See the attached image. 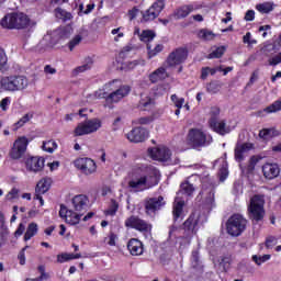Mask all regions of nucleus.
Here are the masks:
<instances>
[{
	"mask_svg": "<svg viewBox=\"0 0 281 281\" xmlns=\"http://www.w3.org/2000/svg\"><path fill=\"white\" fill-rule=\"evenodd\" d=\"M112 85H115V80L105 83L102 89L94 92L95 98L99 100H105L106 106H111V104H115L121 100H124V98L131 93V86L123 85L113 91V88H111ZM109 91L112 92L109 93Z\"/></svg>",
	"mask_w": 281,
	"mask_h": 281,
	"instance_id": "1",
	"label": "nucleus"
},
{
	"mask_svg": "<svg viewBox=\"0 0 281 281\" xmlns=\"http://www.w3.org/2000/svg\"><path fill=\"white\" fill-rule=\"evenodd\" d=\"M3 30H26L30 27V18L25 13H8L0 21Z\"/></svg>",
	"mask_w": 281,
	"mask_h": 281,
	"instance_id": "2",
	"label": "nucleus"
},
{
	"mask_svg": "<svg viewBox=\"0 0 281 281\" xmlns=\"http://www.w3.org/2000/svg\"><path fill=\"white\" fill-rule=\"evenodd\" d=\"M266 214L265 196L255 194L248 204V218L251 221V223H262Z\"/></svg>",
	"mask_w": 281,
	"mask_h": 281,
	"instance_id": "3",
	"label": "nucleus"
},
{
	"mask_svg": "<svg viewBox=\"0 0 281 281\" xmlns=\"http://www.w3.org/2000/svg\"><path fill=\"white\" fill-rule=\"evenodd\" d=\"M27 77L23 75H10L1 77V87L3 91H10L11 93L23 91V89H27Z\"/></svg>",
	"mask_w": 281,
	"mask_h": 281,
	"instance_id": "4",
	"label": "nucleus"
},
{
	"mask_svg": "<svg viewBox=\"0 0 281 281\" xmlns=\"http://www.w3.org/2000/svg\"><path fill=\"white\" fill-rule=\"evenodd\" d=\"M226 229L231 236H240L247 229V218L240 214L232 215L226 223Z\"/></svg>",
	"mask_w": 281,
	"mask_h": 281,
	"instance_id": "5",
	"label": "nucleus"
},
{
	"mask_svg": "<svg viewBox=\"0 0 281 281\" xmlns=\"http://www.w3.org/2000/svg\"><path fill=\"white\" fill-rule=\"evenodd\" d=\"M102 128V122L99 119L87 120L79 123L74 131L75 137H82V135H91Z\"/></svg>",
	"mask_w": 281,
	"mask_h": 281,
	"instance_id": "6",
	"label": "nucleus"
},
{
	"mask_svg": "<svg viewBox=\"0 0 281 281\" xmlns=\"http://www.w3.org/2000/svg\"><path fill=\"white\" fill-rule=\"evenodd\" d=\"M124 225L127 227V229H135L140 234H148L149 232H153V224L137 215H131L127 217L124 222Z\"/></svg>",
	"mask_w": 281,
	"mask_h": 281,
	"instance_id": "7",
	"label": "nucleus"
},
{
	"mask_svg": "<svg viewBox=\"0 0 281 281\" xmlns=\"http://www.w3.org/2000/svg\"><path fill=\"white\" fill-rule=\"evenodd\" d=\"M166 8V2L164 0H156L147 10L142 12L140 23H150L157 19L164 9Z\"/></svg>",
	"mask_w": 281,
	"mask_h": 281,
	"instance_id": "8",
	"label": "nucleus"
},
{
	"mask_svg": "<svg viewBox=\"0 0 281 281\" xmlns=\"http://www.w3.org/2000/svg\"><path fill=\"white\" fill-rule=\"evenodd\" d=\"M29 144H30V140L27 139V137L25 136L19 137L13 143V146L9 151L10 159H13V161H19V159H23V157H25V153H27Z\"/></svg>",
	"mask_w": 281,
	"mask_h": 281,
	"instance_id": "9",
	"label": "nucleus"
},
{
	"mask_svg": "<svg viewBox=\"0 0 281 281\" xmlns=\"http://www.w3.org/2000/svg\"><path fill=\"white\" fill-rule=\"evenodd\" d=\"M190 52L188 47H178L173 49L167 57V65L169 67H178L179 65H183L188 60Z\"/></svg>",
	"mask_w": 281,
	"mask_h": 281,
	"instance_id": "10",
	"label": "nucleus"
},
{
	"mask_svg": "<svg viewBox=\"0 0 281 281\" xmlns=\"http://www.w3.org/2000/svg\"><path fill=\"white\" fill-rule=\"evenodd\" d=\"M75 168L77 170H80L82 175H86V177H89L90 175H95L98 171V165L95 164V160L89 158V157H83V158H77L74 161Z\"/></svg>",
	"mask_w": 281,
	"mask_h": 281,
	"instance_id": "11",
	"label": "nucleus"
},
{
	"mask_svg": "<svg viewBox=\"0 0 281 281\" xmlns=\"http://www.w3.org/2000/svg\"><path fill=\"white\" fill-rule=\"evenodd\" d=\"M59 216L64 218L67 225H78L83 215L80 212L67 207L65 204H60Z\"/></svg>",
	"mask_w": 281,
	"mask_h": 281,
	"instance_id": "12",
	"label": "nucleus"
},
{
	"mask_svg": "<svg viewBox=\"0 0 281 281\" xmlns=\"http://www.w3.org/2000/svg\"><path fill=\"white\" fill-rule=\"evenodd\" d=\"M188 140L193 148H202L207 144V135L199 128H191L188 133Z\"/></svg>",
	"mask_w": 281,
	"mask_h": 281,
	"instance_id": "13",
	"label": "nucleus"
},
{
	"mask_svg": "<svg viewBox=\"0 0 281 281\" xmlns=\"http://www.w3.org/2000/svg\"><path fill=\"white\" fill-rule=\"evenodd\" d=\"M149 157L154 161H170L172 151L168 147H150L147 149Z\"/></svg>",
	"mask_w": 281,
	"mask_h": 281,
	"instance_id": "14",
	"label": "nucleus"
},
{
	"mask_svg": "<svg viewBox=\"0 0 281 281\" xmlns=\"http://www.w3.org/2000/svg\"><path fill=\"white\" fill-rule=\"evenodd\" d=\"M166 205V200H164L162 195L155 196V198H146L144 201V207L146 214H156Z\"/></svg>",
	"mask_w": 281,
	"mask_h": 281,
	"instance_id": "15",
	"label": "nucleus"
},
{
	"mask_svg": "<svg viewBox=\"0 0 281 281\" xmlns=\"http://www.w3.org/2000/svg\"><path fill=\"white\" fill-rule=\"evenodd\" d=\"M149 132L145 127H134L127 134H125L126 139L132 144H142L148 139Z\"/></svg>",
	"mask_w": 281,
	"mask_h": 281,
	"instance_id": "16",
	"label": "nucleus"
},
{
	"mask_svg": "<svg viewBox=\"0 0 281 281\" xmlns=\"http://www.w3.org/2000/svg\"><path fill=\"white\" fill-rule=\"evenodd\" d=\"M147 183L148 176L135 171L132 180L128 181V188H132V190H136V192H142L146 189Z\"/></svg>",
	"mask_w": 281,
	"mask_h": 281,
	"instance_id": "17",
	"label": "nucleus"
},
{
	"mask_svg": "<svg viewBox=\"0 0 281 281\" xmlns=\"http://www.w3.org/2000/svg\"><path fill=\"white\" fill-rule=\"evenodd\" d=\"M71 203L75 212H79V214H82L83 216L89 210V196L85 194L75 195L71 199Z\"/></svg>",
	"mask_w": 281,
	"mask_h": 281,
	"instance_id": "18",
	"label": "nucleus"
},
{
	"mask_svg": "<svg viewBox=\"0 0 281 281\" xmlns=\"http://www.w3.org/2000/svg\"><path fill=\"white\" fill-rule=\"evenodd\" d=\"M196 227H199V217H196L195 213H191L182 224V229L188 238H192V236L198 232Z\"/></svg>",
	"mask_w": 281,
	"mask_h": 281,
	"instance_id": "19",
	"label": "nucleus"
},
{
	"mask_svg": "<svg viewBox=\"0 0 281 281\" xmlns=\"http://www.w3.org/2000/svg\"><path fill=\"white\" fill-rule=\"evenodd\" d=\"M27 172H41L45 168V158L31 156L24 161Z\"/></svg>",
	"mask_w": 281,
	"mask_h": 281,
	"instance_id": "20",
	"label": "nucleus"
},
{
	"mask_svg": "<svg viewBox=\"0 0 281 281\" xmlns=\"http://www.w3.org/2000/svg\"><path fill=\"white\" fill-rule=\"evenodd\" d=\"M262 173L266 179H277V177H280V166L267 162L262 166Z\"/></svg>",
	"mask_w": 281,
	"mask_h": 281,
	"instance_id": "21",
	"label": "nucleus"
},
{
	"mask_svg": "<svg viewBox=\"0 0 281 281\" xmlns=\"http://www.w3.org/2000/svg\"><path fill=\"white\" fill-rule=\"evenodd\" d=\"M131 256H142L144 254V243L137 238H131L127 243Z\"/></svg>",
	"mask_w": 281,
	"mask_h": 281,
	"instance_id": "22",
	"label": "nucleus"
},
{
	"mask_svg": "<svg viewBox=\"0 0 281 281\" xmlns=\"http://www.w3.org/2000/svg\"><path fill=\"white\" fill-rule=\"evenodd\" d=\"M254 150V143H244L235 147V159L237 161H245V153Z\"/></svg>",
	"mask_w": 281,
	"mask_h": 281,
	"instance_id": "23",
	"label": "nucleus"
},
{
	"mask_svg": "<svg viewBox=\"0 0 281 281\" xmlns=\"http://www.w3.org/2000/svg\"><path fill=\"white\" fill-rule=\"evenodd\" d=\"M209 126L214 131V133H217V135L227 134V130H226L227 124L225 123V121H218V119L210 117Z\"/></svg>",
	"mask_w": 281,
	"mask_h": 281,
	"instance_id": "24",
	"label": "nucleus"
},
{
	"mask_svg": "<svg viewBox=\"0 0 281 281\" xmlns=\"http://www.w3.org/2000/svg\"><path fill=\"white\" fill-rule=\"evenodd\" d=\"M184 206H186V201H183V200L173 202L172 216H173L175 223H177V221L179 218H183V207Z\"/></svg>",
	"mask_w": 281,
	"mask_h": 281,
	"instance_id": "25",
	"label": "nucleus"
},
{
	"mask_svg": "<svg viewBox=\"0 0 281 281\" xmlns=\"http://www.w3.org/2000/svg\"><path fill=\"white\" fill-rule=\"evenodd\" d=\"M67 38H69V31H67V29H59L54 31L50 43H53V45H57V43H60V41H67Z\"/></svg>",
	"mask_w": 281,
	"mask_h": 281,
	"instance_id": "26",
	"label": "nucleus"
},
{
	"mask_svg": "<svg viewBox=\"0 0 281 281\" xmlns=\"http://www.w3.org/2000/svg\"><path fill=\"white\" fill-rule=\"evenodd\" d=\"M49 188H52V178H43L37 182L35 192L36 194H45V192H49Z\"/></svg>",
	"mask_w": 281,
	"mask_h": 281,
	"instance_id": "27",
	"label": "nucleus"
},
{
	"mask_svg": "<svg viewBox=\"0 0 281 281\" xmlns=\"http://www.w3.org/2000/svg\"><path fill=\"white\" fill-rule=\"evenodd\" d=\"M159 80H166V68H157L149 75V81L151 85L159 82Z\"/></svg>",
	"mask_w": 281,
	"mask_h": 281,
	"instance_id": "28",
	"label": "nucleus"
},
{
	"mask_svg": "<svg viewBox=\"0 0 281 281\" xmlns=\"http://www.w3.org/2000/svg\"><path fill=\"white\" fill-rule=\"evenodd\" d=\"M260 139H271L273 137H280V131L276 130V127L262 128L259 131Z\"/></svg>",
	"mask_w": 281,
	"mask_h": 281,
	"instance_id": "29",
	"label": "nucleus"
},
{
	"mask_svg": "<svg viewBox=\"0 0 281 281\" xmlns=\"http://www.w3.org/2000/svg\"><path fill=\"white\" fill-rule=\"evenodd\" d=\"M80 258H82V255L80 252H63L60 255H57V262L63 265V262H69V260H78Z\"/></svg>",
	"mask_w": 281,
	"mask_h": 281,
	"instance_id": "30",
	"label": "nucleus"
},
{
	"mask_svg": "<svg viewBox=\"0 0 281 281\" xmlns=\"http://www.w3.org/2000/svg\"><path fill=\"white\" fill-rule=\"evenodd\" d=\"M155 106V102L150 97H143L138 102V109L140 111H150Z\"/></svg>",
	"mask_w": 281,
	"mask_h": 281,
	"instance_id": "31",
	"label": "nucleus"
},
{
	"mask_svg": "<svg viewBox=\"0 0 281 281\" xmlns=\"http://www.w3.org/2000/svg\"><path fill=\"white\" fill-rule=\"evenodd\" d=\"M192 10H194L192 5H182L175 11L173 16L176 19H186V16L190 15V12H192Z\"/></svg>",
	"mask_w": 281,
	"mask_h": 281,
	"instance_id": "32",
	"label": "nucleus"
},
{
	"mask_svg": "<svg viewBox=\"0 0 281 281\" xmlns=\"http://www.w3.org/2000/svg\"><path fill=\"white\" fill-rule=\"evenodd\" d=\"M36 234H38V224L33 222V223L29 224L26 232L24 234L25 243H27V240H32V238H34V236H36Z\"/></svg>",
	"mask_w": 281,
	"mask_h": 281,
	"instance_id": "33",
	"label": "nucleus"
},
{
	"mask_svg": "<svg viewBox=\"0 0 281 281\" xmlns=\"http://www.w3.org/2000/svg\"><path fill=\"white\" fill-rule=\"evenodd\" d=\"M180 193L186 196H192L194 194V184L190 183V181H184L180 184Z\"/></svg>",
	"mask_w": 281,
	"mask_h": 281,
	"instance_id": "34",
	"label": "nucleus"
},
{
	"mask_svg": "<svg viewBox=\"0 0 281 281\" xmlns=\"http://www.w3.org/2000/svg\"><path fill=\"white\" fill-rule=\"evenodd\" d=\"M54 14L56 19H60L61 21H71V14L60 7L54 10Z\"/></svg>",
	"mask_w": 281,
	"mask_h": 281,
	"instance_id": "35",
	"label": "nucleus"
},
{
	"mask_svg": "<svg viewBox=\"0 0 281 281\" xmlns=\"http://www.w3.org/2000/svg\"><path fill=\"white\" fill-rule=\"evenodd\" d=\"M256 10L260 12V14H269V12H273V2L256 4Z\"/></svg>",
	"mask_w": 281,
	"mask_h": 281,
	"instance_id": "36",
	"label": "nucleus"
},
{
	"mask_svg": "<svg viewBox=\"0 0 281 281\" xmlns=\"http://www.w3.org/2000/svg\"><path fill=\"white\" fill-rule=\"evenodd\" d=\"M10 67L8 66V55L5 54V49L0 48V71L1 74H5Z\"/></svg>",
	"mask_w": 281,
	"mask_h": 281,
	"instance_id": "37",
	"label": "nucleus"
},
{
	"mask_svg": "<svg viewBox=\"0 0 281 281\" xmlns=\"http://www.w3.org/2000/svg\"><path fill=\"white\" fill-rule=\"evenodd\" d=\"M191 266H192V269H203V266L201 265V257L199 255V250H192Z\"/></svg>",
	"mask_w": 281,
	"mask_h": 281,
	"instance_id": "38",
	"label": "nucleus"
},
{
	"mask_svg": "<svg viewBox=\"0 0 281 281\" xmlns=\"http://www.w3.org/2000/svg\"><path fill=\"white\" fill-rule=\"evenodd\" d=\"M155 31L151 30H145L139 35V38L143 43H147V45H150V42L156 37Z\"/></svg>",
	"mask_w": 281,
	"mask_h": 281,
	"instance_id": "39",
	"label": "nucleus"
},
{
	"mask_svg": "<svg viewBox=\"0 0 281 281\" xmlns=\"http://www.w3.org/2000/svg\"><path fill=\"white\" fill-rule=\"evenodd\" d=\"M161 52H164V44H158L154 48L150 44H147L148 58H155V56L161 54Z\"/></svg>",
	"mask_w": 281,
	"mask_h": 281,
	"instance_id": "40",
	"label": "nucleus"
},
{
	"mask_svg": "<svg viewBox=\"0 0 281 281\" xmlns=\"http://www.w3.org/2000/svg\"><path fill=\"white\" fill-rule=\"evenodd\" d=\"M198 36L202 40V41H214V38L216 37V34H214V32L207 30V29H201L198 32Z\"/></svg>",
	"mask_w": 281,
	"mask_h": 281,
	"instance_id": "41",
	"label": "nucleus"
},
{
	"mask_svg": "<svg viewBox=\"0 0 281 281\" xmlns=\"http://www.w3.org/2000/svg\"><path fill=\"white\" fill-rule=\"evenodd\" d=\"M120 210V204L115 199L111 200V204L108 210L104 211L105 216H115Z\"/></svg>",
	"mask_w": 281,
	"mask_h": 281,
	"instance_id": "42",
	"label": "nucleus"
},
{
	"mask_svg": "<svg viewBox=\"0 0 281 281\" xmlns=\"http://www.w3.org/2000/svg\"><path fill=\"white\" fill-rule=\"evenodd\" d=\"M32 117H34L33 113H27L24 114L15 124V131H19V128H22V126H25V124H27V122H30V120H32Z\"/></svg>",
	"mask_w": 281,
	"mask_h": 281,
	"instance_id": "43",
	"label": "nucleus"
},
{
	"mask_svg": "<svg viewBox=\"0 0 281 281\" xmlns=\"http://www.w3.org/2000/svg\"><path fill=\"white\" fill-rule=\"evenodd\" d=\"M32 117H34L33 113H27L24 114L15 124V131H19V128H22V126H25V124H27V122H30V120H32Z\"/></svg>",
	"mask_w": 281,
	"mask_h": 281,
	"instance_id": "44",
	"label": "nucleus"
},
{
	"mask_svg": "<svg viewBox=\"0 0 281 281\" xmlns=\"http://www.w3.org/2000/svg\"><path fill=\"white\" fill-rule=\"evenodd\" d=\"M217 68L202 67L201 69V80H207V76H215Z\"/></svg>",
	"mask_w": 281,
	"mask_h": 281,
	"instance_id": "45",
	"label": "nucleus"
},
{
	"mask_svg": "<svg viewBox=\"0 0 281 281\" xmlns=\"http://www.w3.org/2000/svg\"><path fill=\"white\" fill-rule=\"evenodd\" d=\"M42 148H43V150H45V153H54V150H56V148H58V145L56 144V142L54 139H50L47 142H43Z\"/></svg>",
	"mask_w": 281,
	"mask_h": 281,
	"instance_id": "46",
	"label": "nucleus"
},
{
	"mask_svg": "<svg viewBox=\"0 0 281 281\" xmlns=\"http://www.w3.org/2000/svg\"><path fill=\"white\" fill-rule=\"evenodd\" d=\"M221 85L218 81H211L206 85V91L207 93H218L221 91Z\"/></svg>",
	"mask_w": 281,
	"mask_h": 281,
	"instance_id": "47",
	"label": "nucleus"
},
{
	"mask_svg": "<svg viewBox=\"0 0 281 281\" xmlns=\"http://www.w3.org/2000/svg\"><path fill=\"white\" fill-rule=\"evenodd\" d=\"M95 9V3L90 2L87 4V9L85 10V4L79 5V15L82 16V14H91L93 10Z\"/></svg>",
	"mask_w": 281,
	"mask_h": 281,
	"instance_id": "48",
	"label": "nucleus"
},
{
	"mask_svg": "<svg viewBox=\"0 0 281 281\" xmlns=\"http://www.w3.org/2000/svg\"><path fill=\"white\" fill-rule=\"evenodd\" d=\"M266 113H278L281 111V100L274 101L272 104L265 109Z\"/></svg>",
	"mask_w": 281,
	"mask_h": 281,
	"instance_id": "49",
	"label": "nucleus"
},
{
	"mask_svg": "<svg viewBox=\"0 0 281 281\" xmlns=\"http://www.w3.org/2000/svg\"><path fill=\"white\" fill-rule=\"evenodd\" d=\"M268 260H271V255L252 256V261L256 262L258 267H260V265H263V262H267Z\"/></svg>",
	"mask_w": 281,
	"mask_h": 281,
	"instance_id": "50",
	"label": "nucleus"
},
{
	"mask_svg": "<svg viewBox=\"0 0 281 281\" xmlns=\"http://www.w3.org/2000/svg\"><path fill=\"white\" fill-rule=\"evenodd\" d=\"M93 65V60H91V58H89V61L87 64H83L77 68H75V74H83V71H89V69H91Z\"/></svg>",
	"mask_w": 281,
	"mask_h": 281,
	"instance_id": "51",
	"label": "nucleus"
},
{
	"mask_svg": "<svg viewBox=\"0 0 281 281\" xmlns=\"http://www.w3.org/2000/svg\"><path fill=\"white\" fill-rule=\"evenodd\" d=\"M171 102H173V104L177 109H183V104H186V99L179 98L177 94H172Z\"/></svg>",
	"mask_w": 281,
	"mask_h": 281,
	"instance_id": "52",
	"label": "nucleus"
},
{
	"mask_svg": "<svg viewBox=\"0 0 281 281\" xmlns=\"http://www.w3.org/2000/svg\"><path fill=\"white\" fill-rule=\"evenodd\" d=\"M225 54V46H220L212 53H210L209 58H223Z\"/></svg>",
	"mask_w": 281,
	"mask_h": 281,
	"instance_id": "53",
	"label": "nucleus"
},
{
	"mask_svg": "<svg viewBox=\"0 0 281 281\" xmlns=\"http://www.w3.org/2000/svg\"><path fill=\"white\" fill-rule=\"evenodd\" d=\"M276 52L278 50H276L271 43L263 45L261 48V54H263V56H271V54H276Z\"/></svg>",
	"mask_w": 281,
	"mask_h": 281,
	"instance_id": "54",
	"label": "nucleus"
},
{
	"mask_svg": "<svg viewBox=\"0 0 281 281\" xmlns=\"http://www.w3.org/2000/svg\"><path fill=\"white\" fill-rule=\"evenodd\" d=\"M82 41V36L76 35L69 43H68V48L70 52H74V49L77 47V45H80Z\"/></svg>",
	"mask_w": 281,
	"mask_h": 281,
	"instance_id": "55",
	"label": "nucleus"
},
{
	"mask_svg": "<svg viewBox=\"0 0 281 281\" xmlns=\"http://www.w3.org/2000/svg\"><path fill=\"white\" fill-rule=\"evenodd\" d=\"M229 177V171L226 166H223L218 171V179L221 182L225 181Z\"/></svg>",
	"mask_w": 281,
	"mask_h": 281,
	"instance_id": "56",
	"label": "nucleus"
},
{
	"mask_svg": "<svg viewBox=\"0 0 281 281\" xmlns=\"http://www.w3.org/2000/svg\"><path fill=\"white\" fill-rule=\"evenodd\" d=\"M105 240H108V245L110 247H115V240H117V235L113 232H110L108 238H105Z\"/></svg>",
	"mask_w": 281,
	"mask_h": 281,
	"instance_id": "57",
	"label": "nucleus"
},
{
	"mask_svg": "<svg viewBox=\"0 0 281 281\" xmlns=\"http://www.w3.org/2000/svg\"><path fill=\"white\" fill-rule=\"evenodd\" d=\"M153 116H143L137 120V124H140L142 126H146L148 124H153Z\"/></svg>",
	"mask_w": 281,
	"mask_h": 281,
	"instance_id": "58",
	"label": "nucleus"
},
{
	"mask_svg": "<svg viewBox=\"0 0 281 281\" xmlns=\"http://www.w3.org/2000/svg\"><path fill=\"white\" fill-rule=\"evenodd\" d=\"M280 63H281V52L269 59V65L271 67H276V66L280 65Z\"/></svg>",
	"mask_w": 281,
	"mask_h": 281,
	"instance_id": "59",
	"label": "nucleus"
},
{
	"mask_svg": "<svg viewBox=\"0 0 281 281\" xmlns=\"http://www.w3.org/2000/svg\"><path fill=\"white\" fill-rule=\"evenodd\" d=\"M27 247L30 246H25L24 248H22L18 255V260L21 266L25 265V250L27 249Z\"/></svg>",
	"mask_w": 281,
	"mask_h": 281,
	"instance_id": "60",
	"label": "nucleus"
},
{
	"mask_svg": "<svg viewBox=\"0 0 281 281\" xmlns=\"http://www.w3.org/2000/svg\"><path fill=\"white\" fill-rule=\"evenodd\" d=\"M277 239L273 236H270L266 239V247L267 249H272L277 245Z\"/></svg>",
	"mask_w": 281,
	"mask_h": 281,
	"instance_id": "61",
	"label": "nucleus"
},
{
	"mask_svg": "<svg viewBox=\"0 0 281 281\" xmlns=\"http://www.w3.org/2000/svg\"><path fill=\"white\" fill-rule=\"evenodd\" d=\"M8 199L10 201H14V199H19V189L13 188L11 191L7 194Z\"/></svg>",
	"mask_w": 281,
	"mask_h": 281,
	"instance_id": "62",
	"label": "nucleus"
},
{
	"mask_svg": "<svg viewBox=\"0 0 281 281\" xmlns=\"http://www.w3.org/2000/svg\"><path fill=\"white\" fill-rule=\"evenodd\" d=\"M43 280H49V273L43 272L40 277L34 279H26V281H43Z\"/></svg>",
	"mask_w": 281,
	"mask_h": 281,
	"instance_id": "63",
	"label": "nucleus"
},
{
	"mask_svg": "<svg viewBox=\"0 0 281 281\" xmlns=\"http://www.w3.org/2000/svg\"><path fill=\"white\" fill-rule=\"evenodd\" d=\"M272 44L273 48L277 50V52H280L281 49V33L279 34L278 38L273 41V43H270Z\"/></svg>",
	"mask_w": 281,
	"mask_h": 281,
	"instance_id": "64",
	"label": "nucleus"
}]
</instances>
